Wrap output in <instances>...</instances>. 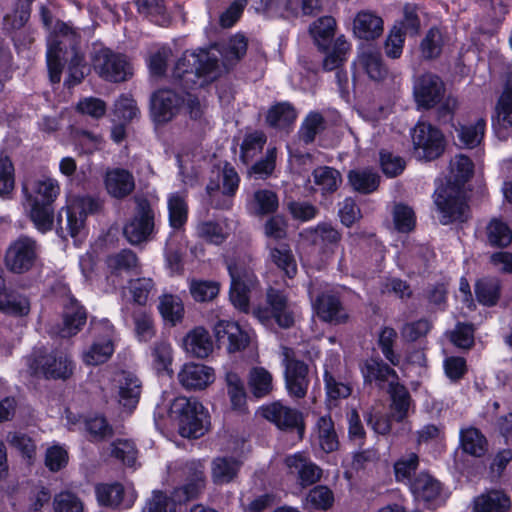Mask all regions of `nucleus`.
Returning <instances> with one entry per match:
<instances>
[{
	"label": "nucleus",
	"instance_id": "f257e3e1",
	"mask_svg": "<svg viewBox=\"0 0 512 512\" xmlns=\"http://www.w3.org/2000/svg\"><path fill=\"white\" fill-rule=\"evenodd\" d=\"M473 167L472 161L465 155H456L451 159L448 184L438 191L435 198L443 225L468 218V206L461 186L472 177Z\"/></svg>",
	"mask_w": 512,
	"mask_h": 512
},
{
	"label": "nucleus",
	"instance_id": "f03ea898",
	"mask_svg": "<svg viewBox=\"0 0 512 512\" xmlns=\"http://www.w3.org/2000/svg\"><path fill=\"white\" fill-rule=\"evenodd\" d=\"M221 73L217 57L200 50L185 52L176 63L173 76L184 89H194L213 82Z\"/></svg>",
	"mask_w": 512,
	"mask_h": 512
},
{
	"label": "nucleus",
	"instance_id": "7ed1b4c3",
	"mask_svg": "<svg viewBox=\"0 0 512 512\" xmlns=\"http://www.w3.org/2000/svg\"><path fill=\"white\" fill-rule=\"evenodd\" d=\"M169 416L176 422L182 437L199 438L208 431V414L195 398H175L170 405Z\"/></svg>",
	"mask_w": 512,
	"mask_h": 512
},
{
	"label": "nucleus",
	"instance_id": "20e7f679",
	"mask_svg": "<svg viewBox=\"0 0 512 512\" xmlns=\"http://www.w3.org/2000/svg\"><path fill=\"white\" fill-rule=\"evenodd\" d=\"M99 203L90 196H73L58 215L57 223L62 233L76 237L84 228L86 216L99 209Z\"/></svg>",
	"mask_w": 512,
	"mask_h": 512
},
{
	"label": "nucleus",
	"instance_id": "39448f33",
	"mask_svg": "<svg viewBox=\"0 0 512 512\" xmlns=\"http://www.w3.org/2000/svg\"><path fill=\"white\" fill-rule=\"evenodd\" d=\"M414 154L418 159L431 161L444 151V136L436 127L419 122L412 130Z\"/></svg>",
	"mask_w": 512,
	"mask_h": 512
},
{
	"label": "nucleus",
	"instance_id": "423d86ee",
	"mask_svg": "<svg viewBox=\"0 0 512 512\" xmlns=\"http://www.w3.org/2000/svg\"><path fill=\"white\" fill-rule=\"evenodd\" d=\"M231 277L230 300L240 311L246 312L249 308V292L256 283L252 270L236 260L226 262Z\"/></svg>",
	"mask_w": 512,
	"mask_h": 512
},
{
	"label": "nucleus",
	"instance_id": "0eeeda50",
	"mask_svg": "<svg viewBox=\"0 0 512 512\" xmlns=\"http://www.w3.org/2000/svg\"><path fill=\"white\" fill-rule=\"evenodd\" d=\"M135 212L124 226L123 234L131 244L147 241L154 230V211L149 201L142 197L135 198Z\"/></svg>",
	"mask_w": 512,
	"mask_h": 512
},
{
	"label": "nucleus",
	"instance_id": "6e6552de",
	"mask_svg": "<svg viewBox=\"0 0 512 512\" xmlns=\"http://www.w3.org/2000/svg\"><path fill=\"white\" fill-rule=\"evenodd\" d=\"M58 31L60 35L68 37L69 49L64 52V60L68 62V78L65 83L74 86L84 79L88 70L84 55L79 47L80 35L64 22H58Z\"/></svg>",
	"mask_w": 512,
	"mask_h": 512
},
{
	"label": "nucleus",
	"instance_id": "1a4fd4ad",
	"mask_svg": "<svg viewBox=\"0 0 512 512\" xmlns=\"http://www.w3.org/2000/svg\"><path fill=\"white\" fill-rule=\"evenodd\" d=\"M285 384L290 396L304 398L309 387V368L306 363L294 357L292 349L283 348Z\"/></svg>",
	"mask_w": 512,
	"mask_h": 512
},
{
	"label": "nucleus",
	"instance_id": "9d476101",
	"mask_svg": "<svg viewBox=\"0 0 512 512\" xmlns=\"http://www.w3.org/2000/svg\"><path fill=\"white\" fill-rule=\"evenodd\" d=\"M446 87L442 79L433 73L426 72L414 80L413 96L419 108L431 109L441 103Z\"/></svg>",
	"mask_w": 512,
	"mask_h": 512
},
{
	"label": "nucleus",
	"instance_id": "9b49d317",
	"mask_svg": "<svg viewBox=\"0 0 512 512\" xmlns=\"http://www.w3.org/2000/svg\"><path fill=\"white\" fill-rule=\"evenodd\" d=\"M93 65L103 79L111 82L125 81L132 74L126 59L107 48H102L95 53Z\"/></svg>",
	"mask_w": 512,
	"mask_h": 512
},
{
	"label": "nucleus",
	"instance_id": "f8f14e48",
	"mask_svg": "<svg viewBox=\"0 0 512 512\" xmlns=\"http://www.w3.org/2000/svg\"><path fill=\"white\" fill-rule=\"evenodd\" d=\"M29 366L33 374L48 379H67L73 371L72 362L66 355L41 351L35 354Z\"/></svg>",
	"mask_w": 512,
	"mask_h": 512
},
{
	"label": "nucleus",
	"instance_id": "ddd939ff",
	"mask_svg": "<svg viewBox=\"0 0 512 512\" xmlns=\"http://www.w3.org/2000/svg\"><path fill=\"white\" fill-rule=\"evenodd\" d=\"M36 258V242L30 237L21 236L7 249L5 264L14 273H24L33 267Z\"/></svg>",
	"mask_w": 512,
	"mask_h": 512
},
{
	"label": "nucleus",
	"instance_id": "4468645a",
	"mask_svg": "<svg viewBox=\"0 0 512 512\" xmlns=\"http://www.w3.org/2000/svg\"><path fill=\"white\" fill-rule=\"evenodd\" d=\"M62 318V325L52 326L49 332L61 338H70L78 334L85 326L87 311L76 298L69 297L64 304Z\"/></svg>",
	"mask_w": 512,
	"mask_h": 512
},
{
	"label": "nucleus",
	"instance_id": "2eb2a0df",
	"mask_svg": "<svg viewBox=\"0 0 512 512\" xmlns=\"http://www.w3.org/2000/svg\"><path fill=\"white\" fill-rule=\"evenodd\" d=\"M239 182L240 178L236 170L231 165L226 164L222 171V197H219L220 187L218 183L210 182L206 187L213 206L222 210L230 209L233 204L232 198L239 187Z\"/></svg>",
	"mask_w": 512,
	"mask_h": 512
},
{
	"label": "nucleus",
	"instance_id": "dca6fc26",
	"mask_svg": "<svg viewBox=\"0 0 512 512\" xmlns=\"http://www.w3.org/2000/svg\"><path fill=\"white\" fill-rule=\"evenodd\" d=\"M285 465L290 475L294 476L302 488L319 482L323 470L303 453H296L285 458Z\"/></svg>",
	"mask_w": 512,
	"mask_h": 512
},
{
	"label": "nucleus",
	"instance_id": "f3484780",
	"mask_svg": "<svg viewBox=\"0 0 512 512\" xmlns=\"http://www.w3.org/2000/svg\"><path fill=\"white\" fill-rule=\"evenodd\" d=\"M184 98L171 89H159L151 96V115L155 122L165 123L179 112Z\"/></svg>",
	"mask_w": 512,
	"mask_h": 512
},
{
	"label": "nucleus",
	"instance_id": "a211bd4d",
	"mask_svg": "<svg viewBox=\"0 0 512 512\" xmlns=\"http://www.w3.org/2000/svg\"><path fill=\"white\" fill-rule=\"evenodd\" d=\"M260 414L266 420L274 423L281 430L297 429L303 433L302 414L280 402H273L260 408Z\"/></svg>",
	"mask_w": 512,
	"mask_h": 512
},
{
	"label": "nucleus",
	"instance_id": "6ab92c4d",
	"mask_svg": "<svg viewBox=\"0 0 512 512\" xmlns=\"http://www.w3.org/2000/svg\"><path fill=\"white\" fill-rule=\"evenodd\" d=\"M317 316L324 322L339 325L349 320V314L340 298L332 292H323L313 303Z\"/></svg>",
	"mask_w": 512,
	"mask_h": 512
},
{
	"label": "nucleus",
	"instance_id": "aec40b11",
	"mask_svg": "<svg viewBox=\"0 0 512 512\" xmlns=\"http://www.w3.org/2000/svg\"><path fill=\"white\" fill-rule=\"evenodd\" d=\"M187 482L174 490V497L179 503L197 498L205 488L206 476L204 465L193 461L186 465Z\"/></svg>",
	"mask_w": 512,
	"mask_h": 512
},
{
	"label": "nucleus",
	"instance_id": "412c9836",
	"mask_svg": "<svg viewBox=\"0 0 512 512\" xmlns=\"http://www.w3.org/2000/svg\"><path fill=\"white\" fill-rule=\"evenodd\" d=\"M178 381L186 390H203L215 380L214 370L199 363H186L178 373Z\"/></svg>",
	"mask_w": 512,
	"mask_h": 512
},
{
	"label": "nucleus",
	"instance_id": "4be33fe9",
	"mask_svg": "<svg viewBox=\"0 0 512 512\" xmlns=\"http://www.w3.org/2000/svg\"><path fill=\"white\" fill-rule=\"evenodd\" d=\"M116 397L118 403L131 412L138 404L141 395V382L129 372H121L115 378Z\"/></svg>",
	"mask_w": 512,
	"mask_h": 512
},
{
	"label": "nucleus",
	"instance_id": "5701e85b",
	"mask_svg": "<svg viewBox=\"0 0 512 512\" xmlns=\"http://www.w3.org/2000/svg\"><path fill=\"white\" fill-rule=\"evenodd\" d=\"M214 332L218 342L227 339V350L230 353L245 349L250 341L248 333L236 322L221 320L215 325Z\"/></svg>",
	"mask_w": 512,
	"mask_h": 512
},
{
	"label": "nucleus",
	"instance_id": "b1692460",
	"mask_svg": "<svg viewBox=\"0 0 512 512\" xmlns=\"http://www.w3.org/2000/svg\"><path fill=\"white\" fill-rule=\"evenodd\" d=\"M69 49L68 37L60 35L58 31V23L55 26V38L49 44L47 51V65L49 71L50 81L52 83H59L62 74V62L64 59V52Z\"/></svg>",
	"mask_w": 512,
	"mask_h": 512
},
{
	"label": "nucleus",
	"instance_id": "393cba45",
	"mask_svg": "<svg viewBox=\"0 0 512 512\" xmlns=\"http://www.w3.org/2000/svg\"><path fill=\"white\" fill-rule=\"evenodd\" d=\"M105 186L109 195L123 199L134 191L135 179L128 170L114 168L106 172Z\"/></svg>",
	"mask_w": 512,
	"mask_h": 512
},
{
	"label": "nucleus",
	"instance_id": "a878e982",
	"mask_svg": "<svg viewBox=\"0 0 512 512\" xmlns=\"http://www.w3.org/2000/svg\"><path fill=\"white\" fill-rule=\"evenodd\" d=\"M390 411L396 422H403L413 406V401L407 388L395 380L389 382Z\"/></svg>",
	"mask_w": 512,
	"mask_h": 512
},
{
	"label": "nucleus",
	"instance_id": "bb28decb",
	"mask_svg": "<svg viewBox=\"0 0 512 512\" xmlns=\"http://www.w3.org/2000/svg\"><path fill=\"white\" fill-rule=\"evenodd\" d=\"M353 32L360 39H375L383 32V20L372 11H360L354 18Z\"/></svg>",
	"mask_w": 512,
	"mask_h": 512
},
{
	"label": "nucleus",
	"instance_id": "cd10ccee",
	"mask_svg": "<svg viewBox=\"0 0 512 512\" xmlns=\"http://www.w3.org/2000/svg\"><path fill=\"white\" fill-rule=\"evenodd\" d=\"M26 202H30V198H34L40 203L51 205L60 192L58 182L51 178L38 179L31 183L30 186L24 185Z\"/></svg>",
	"mask_w": 512,
	"mask_h": 512
},
{
	"label": "nucleus",
	"instance_id": "c85d7f7f",
	"mask_svg": "<svg viewBox=\"0 0 512 512\" xmlns=\"http://www.w3.org/2000/svg\"><path fill=\"white\" fill-rule=\"evenodd\" d=\"M267 303L271 309L272 317L280 327L289 328L293 325V312L290 310L287 297L283 292L269 288L267 290Z\"/></svg>",
	"mask_w": 512,
	"mask_h": 512
},
{
	"label": "nucleus",
	"instance_id": "c756f323",
	"mask_svg": "<svg viewBox=\"0 0 512 512\" xmlns=\"http://www.w3.org/2000/svg\"><path fill=\"white\" fill-rule=\"evenodd\" d=\"M187 353L196 358H205L213 351V341L209 332L203 327H196L183 339Z\"/></svg>",
	"mask_w": 512,
	"mask_h": 512
},
{
	"label": "nucleus",
	"instance_id": "7c9ffc66",
	"mask_svg": "<svg viewBox=\"0 0 512 512\" xmlns=\"http://www.w3.org/2000/svg\"><path fill=\"white\" fill-rule=\"evenodd\" d=\"M510 497L501 490H490L475 498L474 512H510Z\"/></svg>",
	"mask_w": 512,
	"mask_h": 512
},
{
	"label": "nucleus",
	"instance_id": "2f4dec72",
	"mask_svg": "<svg viewBox=\"0 0 512 512\" xmlns=\"http://www.w3.org/2000/svg\"><path fill=\"white\" fill-rule=\"evenodd\" d=\"M268 257L271 263L282 270L288 278L297 274V263L292 249L287 243L278 245H267Z\"/></svg>",
	"mask_w": 512,
	"mask_h": 512
},
{
	"label": "nucleus",
	"instance_id": "473e14b6",
	"mask_svg": "<svg viewBox=\"0 0 512 512\" xmlns=\"http://www.w3.org/2000/svg\"><path fill=\"white\" fill-rule=\"evenodd\" d=\"M462 451L473 457H482L488 451V441L482 432L475 427L462 428L459 432Z\"/></svg>",
	"mask_w": 512,
	"mask_h": 512
},
{
	"label": "nucleus",
	"instance_id": "72a5a7b5",
	"mask_svg": "<svg viewBox=\"0 0 512 512\" xmlns=\"http://www.w3.org/2000/svg\"><path fill=\"white\" fill-rule=\"evenodd\" d=\"M241 462L234 457H217L212 461L211 478L214 484L224 485L232 482L238 475Z\"/></svg>",
	"mask_w": 512,
	"mask_h": 512
},
{
	"label": "nucleus",
	"instance_id": "f704fd0d",
	"mask_svg": "<svg viewBox=\"0 0 512 512\" xmlns=\"http://www.w3.org/2000/svg\"><path fill=\"white\" fill-rule=\"evenodd\" d=\"M411 491L416 498L429 502L440 495L441 484L432 475L421 472L411 482Z\"/></svg>",
	"mask_w": 512,
	"mask_h": 512
},
{
	"label": "nucleus",
	"instance_id": "c9c22d12",
	"mask_svg": "<svg viewBox=\"0 0 512 512\" xmlns=\"http://www.w3.org/2000/svg\"><path fill=\"white\" fill-rule=\"evenodd\" d=\"M494 125L497 133L512 126V81L506 83L498 100Z\"/></svg>",
	"mask_w": 512,
	"mask_h": 512
},
{
	"label": "nucleus",
	"instance_id": "e433bc0d",
	"mask_svg": "<svg viewBox=\"0 0 512 512\" xmlns=\"http://www.w3.org/2000/svg\"><path fill=\"white\" fill-rule=\"evenodd\" d=\"M336 20L332 16H323L312 23L309 28L315 43L320 49H327L335 35Z\"/></svg>",
	"mask_w": 512,
	"mask_h": 512
},
{
	"label": "nucleus",
	"instance_id": "4c0bfd02",
	"mask_svg": "<svg viewBox=\"0 0 512 512\" xmlns=\"http://www.w3.org/2000/svg\"><path fill=\"white\" fill-rule=\"evenodd\" d=\"M501 294L500 280L495 277H484L475 284V295L479 303L485 306L497 304Z\"/></svg>",
	"mask_w": 512,
	"mask_h": 512
},
{
	"label": "nucleus",
	"instance_id": "58836bf2",
	"mask_svg": "<svg viewBox=\"0 0 512 512\" xmlns=\"http://www.w3.org/2000/svg\"><path fill=\"white\" fill-rule=\"evenodd\" d=\"M313 182L319 187L322 194L334 193L342 183L341 173L329 166H320L314 169Z\"/></svg>",
	"mask_w": 512,
	"mask_h": 512
},
{
	"label": "nucleus",
	"instance_id": "ea45409f",
	"mask_svg": "<svg viewBox=\"0 0 512 512\" xmlns=\"http://www.w3.org/2000/svg\"><path fill=\"white\" fill-rule=\"evenodd\" d=\"M279 207L277 194L268 189H259L253 193L250 202L252 213L256 216L273 214Z\"/></svg>",
	"mask_w": 512,
	"mask_h": 512
},
{
	"label": "nucleus",
	"instance_id": "a19ab883",
	"mask_svg": "<svg viewBox=\"0 0 512 512\" xmlns=\"http://www.w3.org/2000/svg\"><path fill=\"white\" fill-rule=\"evenodd\" d=\"M248 385L256 398L268 396L273 390V377L263 367H254L249 372Z\"/></svg>",
	"mask_w": 512,
	"mask_h": 512
},
{
	"label": "nucleus",
	"instance_id": "79ce46f5",
	"mask_svg": "<svg viewBox=\"0 0 512 512\" xmlns=\"http://www.w3.org/2000/svg\"><path fill=\"white\" fill-rule=\"evenodd\" d=\"M227 395L233 410L243 412L246 409L247 394L243 381L235 372H228L225 376Z\"/></svg>",
	"mask_w": 512,
	"mask_h": 512
},
{
	"label": "nucleus",
	"instance_id": "37998d69",
	"mask_svg": "<svg viewBox=\"0 0 512 512\" xmlns=\"http://www.w3.org/2000/svg\"><path fill=\"white\" fill-rule=\"evenodd\" d=\"M26 207L29 209L30 218L38 230L45 232L52 228L54 213L51 205L30 198V202H26Z\"/></svg>",
	"mask_w": 512,
	"mask_h": 512
},
{
	"label": "nucleus",
	"instance_id": "c03bdc74",
	"mask_svg": "<svg viewBox=\"0 0 512 512\" xmlns=\"http://www.w3.org/2000/svg\"><path fill=\"white\" fill-rule=\"evenodd\" d=\"M95 494L101 506L116 508L124 496V486L119 482L99 483L95 486Z\"/></svg>",
	"mask_w": 512,
	"mask_h": 512
},
{
	"label": "nucleus",
	"instance_id": "a18cd8bd",
	"mask_svg": "<svg viewBox=\"0 0 512 512\" xmlns=\"http://www.w3.org/2000/svg\"><path fill=\"white\" fill-rule=\"evenodd\" d=\"M348 180L356 191L369 194L378 188L380 177L370 169H358L349 172Z\"/></svg>",
	"mask_w": 512,
	"mask_h": 512
},
{
	"label": "nucleus",
	"instance_id": "49530a36",
	"mask_svg": "<svg viewBox=\"0 0 512 512\" xmlns=\"http://www.w3.org/2000/svg\"><path fill=\"white\" fill-rule=\"evenodd\" d=\"M106 264L111 273L120 275L136 271L138 267V258L136 254L128 249H124L116 254L110 255L106 259Z\"/></svg>",
	"mask_w": 512,
	"mask_h": 512
},
{
	"label": "nucleus",
	"instance_id": "de8ad7c7",
	"mask_svg": "<svg viewBox=\"0 0 512 512\" xmlns=\"http://www.w3.org/2000/svg\"><path fill=\"white\" fill-rule=\"evenodd\" d=\"M296 116L297 113L294 107L287 102H283L269 109L266 121L272 127L285 128L295 121Z\"/></svg>",
	"mask_w": 512,
	"mask_h": 512
},
{
	"label": "nucleus",
	"instance_id": "09e8293b",
	"mask_svg": "<svg viewBox=\"0 0 512 512\" xmlns=\"http://www.w3.org/2000/svg\"><path fill=\"white\" fill-rule=\"evenodd\" d=\"M169 223L174 229H180L187 221L188 205L184 195L172 193L168 197Z\"/></svg>",
	"mask_w": 512,
	"mask_h": 512
},
{
	"label": "nucleus",
	"instance_id": "8fccbe9b",
	"mask_svg": "<svg viewBox=\"0 0 512 512\" xmlns=\"http://www.w3.org/2000/svg\"><path fill=\"white\" fill-rule=\"evenodd\" d=\"M247 51V40L242 35L231 37L227 43L222 45L221 54L223 65L227 68L238 62Z\"/></svg>",
	"mask_w": 512,
	"mask_h": 512
},
{
	"label": "nucleus",
	"instance_id": "3c124183",
	"mask_svg": "<svg viewBox=\"0 0 512 512\" xmlns=\"http://www.w3.org/2000/svg\"><path fill=\"white\" fill-rule=\"evenodd\" d=\"M319 444L327 453L338 449V436L331 418L321 417L317 422Z\"/></svg>",
	"mask_w": 512,
	"mask_h": 512
},
{
	"label": "nucleus",
	"instance_id": "603ef678",
	"mask_svg": "<svg viewBox=\"0 0 512 512\" xmlns=\"http://www.w3.org/2000/svg\"><path fill=\"white\" fill-rule=\"evenodd\" d=\"M158 309L164 320L172 325L180 322L183 318L184 307L177 296L163 295L160 298Z\"/></svg>",
	"mask_w": 512,
	"mask_h": 512
},
{
	"label": "nucleus",
	"instance_id": "864d4df0",
	"mask_svg": "<svg viewBox=\"0 0 512 512\" xmlns=\"http://www.w3.org/2000/svg\"><path fill=\"white\" fill-rule=\"evenodd\" d=\"M113 351L114 346L111 339L96 341L83 353V361L87 365H99L106 362L112 356Z\"/></svg>",
	"mask_w": 512,
	"mask_h": 512
},
{
	"label": "nucleus",
	"instance_id": "5fc2aeb1",
	"mask_svg": "<svg viewBox=\"0 0 512 512\" xmlns=\"http://www.w3.org/2000/svg\"><path fill=\"white\" fill-rule=\"evenodd\" d=\"M30 310L27 298L12 292L0 294V311L13 316L27 315Z\"/></svg>",
	"mask_w": 512,
	"mask_h": 512
},
{
	"label": "nucleus",
	"instance_id": "6e6d98bb",
	"mask_svg": "<svg viewBox=\"0 0 512 512\" xmlns=\"http://www.w3.org/2000/svg\"><path fill=\"white\" fill-rule=\"evenodd\" d=\"M266 136L261 131H255L247 134L241 145L240 158L243 163L248 164L263 149L266 143Z\"/></svg>",
	"mask_w": 512,
	"mask_h": 512
},
{
	"label": "nucleus",
	"instance_id": "4d7b16f0",
	"mask_svg": "<svg viewBox=\"0 0 512 512\" xmlns=\"http://www.w3.org/2000/svg\"><path fill=\"white\" fill-rule=\"evenodd\" d=\"M32 0H17L10 13L4 17L5 25L16 30L25 26L31 14Z\"/></svg>",
	"mask_w": 512,
	"mask_h": 512
},
{
	"label": "nucleus",
	"instance_id": "13d9d810",
	"mask_svg": "<svg viewBox=\"0 0 512 512\" xmlns=\"http://www.w3.org/2000/svg\"><path fill=\"white\" fill-rule=\"evenodd\" d=\"M485 125V120L481 118L474 124L461 126L457 130L459 141L467 148L476 147L483 139Z\"/></svg>",
	"mask_w": 512,
	"mask_h": 512
},
{
	"label": "nucleus",
	"instance_id": "bf43d9fd",
	"mask_svg": "<svg viewBox=\"0 0 512 512\" xmlns=\"http://www.w3.org/2000/svg\"><path fill=\"white\" fill-rule=\"evenodd\" d=\"M134 331L138 340L143 342L150 341L155 335V326L153 317L144 310L133 312Z\"/></svg>",
	"mask_w": 512,
	"mask_h": 512
},
{
	"label": "nucleus",
	"instance_id": "052dcab7",
	"mask_svg": "<svg viewBox=\"0 0 512 512\" xmlns=\"http://www.w3.org/2000/svg\"><path fill=\"white\" fill-rule=\"evenodd\" d=\"M325 128V121L320 113H310L302 123L299 131V139L304 144H310L315 140L317 134Z\"/></svg>",
	"mask_w": 512,
	"mask_h": 512
},
{
	"label": "nucleus",
	"instance_id": "680f3d73",
	"mask_svg": "<svg viewBox=\"0 0 512 512\" xmlns=\"http://www.w3.org/2000/svg\"><path fill=\"white\" fill-rule=\"evenodd\" d=\"M349 49L350 45L344 36H339L334 41L332 50L324 58L323 68L327 71L338 69L346 60Z\"/></svg>",
	"mask_w": 512,
	"mask_h": 512
},
{
	"label": "nucleus",
	"instance_id": "e2e57ef3",
	"mask_svg": "<svg viewBox=\"0 0 512 512\" xmlns=\"http://www.w3.org/2000/svg\"><path fill=\"white\" fill-rule=\"evenodd\" d=\"M487 237L491 245L506 247L512 241V231L503 221L492 219L487 226Z\"/></svg>",
	"mask_w": 512,
	"mask_h": 512
},
{
	"label": "nucleus",
	"instance_id": "0e129e2a",
	"mask_svg": "<svg viewBox=\"0 0 512 512\" xmlns=\"http://www.w3.org/2000/svg\"><path fill=\"white\" fill-rule=\"evenodd\" d=\"M305 503L317 510H328L334 503V494L327 486L318 485L309 491Z\"/></svg>",
	"mask_w": 512,
	"mask_h": 512
},
{
	"label": "nucleus",
	"instance_id": "69168bd1",
	"mask_svg": "<svg viewBox=\"0 0 512 512\" xmlns=\"http://www.w3.org/2000/svg\"><path fill=\"white\" fill-rule=\"evenodd\" d=\"M306 233L310 241L319 246L337 244L341 239V234L331 225L325 223L317 225Z\"/></svg>",
	"mask_w": 512,
	"mask_h": 512
},
{
	"label": "nucleus",
	"instance_id": "338daca9",
	"mask_svg": "<svg viewBox=\"0 0 512 512\" xmlns=\"http://www.w3.org/2000/svg\"><path fill=\"white\" fill-rule=\"evenodd\" d=\"M178 500L174 497H168L161 491H153L143 508V512H176Z\"/></svg>",
	"mask_w": 512,
	"mask_h": 512
},
{
	"label": "nucleus",
	"instance_id": "774afa93",
	"mask_svg": "<svg viewBox=\"0 0 512 512\" xmlns=\"http://www.w3.org/2000/svg\"><path fill=\"white\" fill-rule=\"evenodd\" d=\"M83 509V502L75 493L70 491H61L54 496V512H83Z\"/></svg>",
	"mask_w": 512,
	"mask_h": 512
}]
</instances>
